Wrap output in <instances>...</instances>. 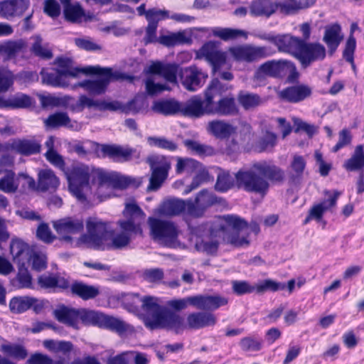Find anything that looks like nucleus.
<instances>
[{"label":"nucleus","instance_id":"nucleus-1","mask_svg":"<svg viewBox=\"0 0 364 364\" xmlns=\"http://www.w3.org/2000/svg\"><path fill=\"white\" fill-rule=\"evenodd\" d=\"M235 178L238 188L265 196L270 186L269 182L283 183L285 173L274 163L263 160L253 163L249 169L239 170Z\"/></svg>","mask_w":364,"mask_h":364},{"label":"nucleus","instance_id":"nucleus-2","mask_svg":"<svg viewBox=\"0 0 364 364\" xmlns=\"http://www.w3.org/2000/svg\"><path fill=\"white\" fill-rule=\"evenodd\" d=\"M140 301L143 310L146 313L143 321L147 328L151 331L166 329L179 334L186 328L183 317L175 311L161 306L155 297L145 296Z\"/></svg>","mask_w":364,"mask_h":364},{"label":"nucleus","instance_id":"nucleus-3","mask_svg":"<svg viewBox=\"0 0 364 364\" xmlns=\"http://www.w3.org/2000/svg\"><path fill=\"white\" fill-rule=\"evenodd\" d=\"M87 234L80 237V241L87 243L90 247L95 250H119L127 247L134 238L124 230L114 235L110 243L107 240L112 235L108 230L106 223L96 219H90L87 222Z\"/></svg>","mask_w":364,"mask_h":364},{"label":"nucleus","instance_id":"nucleus-4","mask_svg":"<svg viewBox=\"0 0 364 364\" xmlns=\"http://www.w3.org/2000/svg\"><path fill=\"white\" fill-rule=\"evenodd\" d=\"M82 73L98 75L95 80H85L77 84V86L94 95L103 94L111 81L125 78L124 75L122 73L113 72L110 68H101L99 65L83 68Z\"/></svg>","mask_w":364,"mask_h":364},{"label":"nucleus","instance_id":"nucleus-5","mask_svg":"<svg viewBox=\"0 0 364 364\" xmlns=\"http://www.w3.org/2000/svg\"><path fill=\"white\" fill-rule=\"evenodd\" d=\"M228 303L226 297L220 295H196L178 299H171L167 301L168 307L175 310L181 311L188 304L200 310L213 311L225 306Z\"/></svg>","mask_w":364,"mask_h":364},{"label":"nucleus","instance_id":"nucleus-6","mask_svg":"<svg viewBox=\"0 0 364 364\" xmlns=\"http://www.w3.org/2000/svg\"><path fill=\"white\" fill-rule=\"evenodd\" d=\"M148 223L150 234L154 240L166 247L176 246L179 231L173 222L150 217Z\"/></svg>","mask_w":364,"mask_h":364},{"label":"nucleus","instance_id":"nucleus-7","mask_svg":"<svg viewBox=\"0 0 364 364\" xmlns=\"http://www.w3.org/2000/svg\"><path fill=\"white\" fill-rule=\"evenodd\" d=\"M123 218L117 223L121 230H124L134 237L142 235V226L145 223L146 214L142 209L134 202L125 203L122 212Z\"/></svg>","mask_w":364,"mask_h":364},{"label":"nucleus","instance_id":"nucleus-8","mask_svg":"<svg viewBox=\"0 0 364 364\" xmlns=\"http://www.w3.org/2000/svg\"><path fill=\"white\" fill-rule=\"evenodd\" d=\"M68 182L70 192L79 200H86L85 191L90 188V171L87 165H73L64 172Z\"/></svg>","mask_w":364,"mask_h":364},{"label":"nucleus","instance_id":"nucleus-9","mask_svg":"<svg viewBox=\"0 0 364 364\" xmlns=\"http://www.w3.org/2000/svg\"><path fill=\"white\" fill-rule=\"evenodd\" d=\"M146 162L149 164L151 171L147 190L155 191L161 186L162 183L167 178L168 171L171 168V163L166 157L160 155L149 156Z\"/></svg>","mask_w":364,"mask_h":364},{"label":"nucleus","instance_id":"nucleus-10","mask_svg":"<svg viewBox=\"0 0 364 364\" xmlns=\"http://www.w3.org/2000/svg\"><path fill=\"white\" fill-rule=\"evenodd\" d=\"M225 223L233 229V232L227 236V242L235 247H247L250 244L248 234L244 235L247 222L235 215H225L223 216Z\"/></svg>","mask_w":364,"mask_h":364},{"label":"nucleus","instance_id":"nucleus-11","mask_svg":"<svg viewBox=\"0 0 364 364\" xmlns=\"http://www.w3.org/2000/svg\"><path fill=\"white\" fill-rule=\"evenodd\" d=\"M222 200V198L204 188L198 193L194 200H188V215L194 218L202 217L208 208L220 204Z\"/></svg>","mask_w":364,"mask_h":364},{"label":"nucleus","instance_id":"nucleus-12","mask_svg":"<svg viewBox=\"0 0 364 364\" xmlns=\"http://www.w3.org/2000/svg\"><path fill=\"white\" fill-rule=\"evenodd\" d=\"M326 54V48L322 44L307 43L302 40L296 58L304 68H307L313 62L323 60Z\"/></svg>","mask_w":364,"mask_h":364},{"label":"nucleus","instance_id":"nucleus-13","mask_svg":"<svg viewBox=\"0 0 364 364\" xmlns=\"http://www.w3.org/2000/svg\"><path fill=\"white\" fill-rule=\"evenodd\" d=\"M229 53L236 61L252 63L269 55L266 46H238L229 48Z\"/></svg>","mask_w":364,"mask_h":364},{"label":"nucleus","instance_id":"nucleus-14","mask_svg":"<svg viewBox=\"0 0 364 364\" xmlns=\"http://www.w3.org/2000/svg\"><path fill=\"white\" fill-rule=\"evenodd\" d=\"M198 55L204 58L211 65L214 74L226 65L227 55L225 52L218 50L215 42L208 41L205 43L200 49Z\"/></svg>","mask_w":364,"mask_h":364},{"label":"nucleus","instance_id":"nucleus-15","mask_svg":"<svg viewBox=\"0 0 364 364\" xmlns=\"http://www.w3.org/2000/svg\"><path fill=\"white\" fill-rule=\"evenodd\" d=\"M53 226L56 232L61 235V240L70 242L72 241L70 234H77L83 230L84 223L82 219L67 217L61 218L53 223Z\"/></svg>","mask_w":364,"mask_h":364},{"label":"nucleus","instance_id":"nucleus-16","mask_svg":"<svg viewBox=\"0 0 364 364\" xmlns=\"http://www.w3.org/2000/svg\"><path fill=\"white\" fill-rule=\"evenodd\" d=\"M101 152L104 156H107L119 162L129 161L140 158V152L136 149L123 147L120 145L103 144L101 147Z\"/></svg>","mask_w":364,"mask_h":364},{"label":"nucleus","instance_id":"nucleus-17","mask_svg":"<svg viewBox=\"0 0 364 364\" xmlns=\"http://www.w3.org/2000/svg\"><path fill=\"white\" fill-rule=\"evenodd\" d=\"M209 105L207 97L203 100L199 96H194L184 103L181 102L180 114L186 117L200 118L209 113Z\"/></svg>","mask_w":364,"mask_h":364},{"label":"nucleus","instance_id":"nucleus-18","mask_svg":"<svg viewBox=\"0 0 364 364\" xmlns=\"http://www.w3.org/2000/svg\"><path fill=\"white\" fill-rule=\"evenodd\" d=\"M269 77L279 78L291 73V76L297 75L296 67L290 61L286 60H271L260 65Z\"/></svg>","mask_w":364,"mask_h":364},{"label":"nucleus","instance_id":"nucleus-19","mask_svg":"<svg viewBox=\"0 0 364 364\" xmlns=\"http://www.w3.org/2000/svg\"><path fill=\"white\" fill-rule=\"evenodd\" d=\"M181 83L190 91H196L203 86L208 75L197 67H189L180 72Z\"/></svg>","mask_w":364,"mask_h":364},{"label":"nucleus","instance_id":"nucleus-20","mask_svg":"<svg viewBox=\"0 0 364 364\" xmlns=\"http://www.w3.org/2000/svg\"><path fill=\"white\" fill-rule=\"evenodd\" d=\"M214 96L208 95L207 101L209 105L210 114H218L220 116L233 115L237 112L235 100L233 97L226 96L220 98L214 103Z\"/></svg>","mask_w":364,"mask_h":364},{"label":"nucleus","instance_id":"nucleus-21","mask_svg":"<svg viewBox=\"0 0 364 364\" xmlns=\"http://www.w3.org/2000/svg\"><path fill=\"white\" fill-rule=\"evenodd\" d=\"M29 6V0H5L0 1V16L6 19L21 16Z\"/></svg>","mask_w":364,"mask_h":364},{"label":"nucleus","instance_id":"nucleus-22","mask_svg":"<svg viewBox=\"0 0 364 364\" xmlns=\"http://www.w3.org/2000/svg\"><path fill=\"white\" fill-rule=\"evenodd\" d=\"M312 89L309 85L300 84L287 87L279 93L282 100L290 103H299L311 97Z\"/></svg>","mask_w":364,"mask_h":364},{"label":"nucleus","instance_id":"nucleus-23","mask_svg":"<svg viewBox=\"0 0 364 364\" xmlns=\"http://www.w3.org/2000/svg\"><path fill=\"white\" fill-rule=\"evenodd\" d=\"M150 74L158 75L167 82L175 84L177 82V75H180L179 67L175 63H164L159 61L152 63L148 68Z\"/></svg>","mask_w":364,"mask_h":364},{"label":"nucleus","instance_id":"nucleus-24","mask_svg":"<svg viewBox=\"0 0 364 364\" xmlns=\"http://www.w3.org/2000/svg\"><path fill=\"white\" fill-rule=\"evenodd\" d=\"M55 318L61 323L71 327L74 329H79V309L59 305L53 312Z\"/></svg>","mask_w":364,"mask_h":364},{"label":"nucleus","instance_id":"nucleus-25","mask_svg":"<svg viewBox=\"0 0 364 364\" xmlns=\"http://www.w3.org/2000/svg\"><path fill=\"white\" fill-rule=\"evenodd\" d=\"M217 318L214 314L210 312H194L188 315L186 323L184 322L185 329H200L208 326H213L216 323Z\"/></svg>","mask_w":364,"mask_h":364},{"label":"nucleus","instance_id":"nucleus-26","mask_svg":"<svg viewBox=\"0 0 364 364\" xmlns=\"http://www.w3.org/2000/svg\"><path fill=\"white\" fill-rule=\"evenodd\" d=\"M97 179L101 185L108 184L114 188L124 189L134 183L135 179L117 173L97 172Z\"/></svg>","mask_w":364,"mask_h":364},{"label":"nucleus","instance_id":"nucleus-27","mask_svg":"<svg viewBox=\"0 0 364 364\" xmlns=\"http://www.w3.org/2000/svg\"><path fill=\"white\" fill-rule=\"evenodd\" d=\"M301 41V38L290 34H278L274 46H277L279 51L291 54L296 58Z\"/></svg>","mask_w":364,"mask_h":364},{"label":"nucleus","instance_id":"nucleus-28","mask_svg":"<svg viewBox=\"0 0 364 364\" xmlns=\"http://www.w3.org/2000/svg\"><path fill=\"white\" fill-rule=\"evenodd\" d=\"M278 6L272 0H253L249 6L252 16L269 17L277 10Z\"/></svg>","mask_w":364,"mask_h":364},{"label":"nucleus","instance_id":"nucleus-29","mask_svg":"<svg viewBox=\"0 0 364 364\" xmlns=\"http://www.w3.org/2000/svg\"><path fill=\"white\" fill-rule=\"evenodd\" d=\"M181 102L174 99H161L153 102L151 110L164 116L175 115L180 113Z\"/></svg>","mask_w":364,"mask_h":364},{"label":"nucleus","instance_id":"nucleus-30","mask_svg":"<svg viewBox=\"0 0 364 364\" xmlns=\"http://www.w3.org/2000/svg\"><path fill=\"white\" fill-rule=\"evenodd\" d=\"M208 130L216 138L225 139L235 134L237 128L224 120L215 119L209 122Z\"/></svg>","mask_w":364,"mask_h":364},{"label":"nucleus","instance_id":"nucleus-31","mask_svg":"<svg viewBox=\"0 0 364 364\" xmlns=\"http://www.w3.org/2000/svg\"><path fill=\"white\" fill-rule=\"evenodd\" d=\"M70 291L73 295L78 296L84 301L96 298L100 293L99 287L89 285L82 282H74L70 286Z\"/></svg>","mask_w":364,"mask_h":364},{"label":"nucleus","instance_id":"nucleus-32","mask_svg":"<svg viewBox=\"0 0 364 364\" xmlns=\"http://www.w3.org/2000/svg\"><path fill=\"white\" fill-rule=\"evenodd\" d=\"M341 31V28L338 23L326 27L323 41L327 45L331 55L336 50L343 38Z\"/></svg>","mask_w":364,"mask_h":364},{"label":"nucleus","instance_id":"nucleus-33","mask_svg":"<svg viewBox=\"0 0 364 364\" xmlns=\"http://www.w3.org/2000/svg\"><path fill=\"white\" fill-rule=\"evenodd\" d=\"M43 82L53 87H66L69 85L68 77L58 69H45L41 71Z\"/></svg>","mask_w":364,"mask_h":364},{"label":"nucleus","instance_id":"nucleus-34","mask_svg":"<svg viewBox=\"0 0 364 364\" xmlns=\"http://www.w3.org/2000/svg\"><path fill=\"white\" fill-rule=\"evenodd\" d=\"M11 149L17 153L23 156H30L40 153L41 145L34 139H18L14 140Z\"/></svg>","mask_w":364,"mask_h":364},{"label":"nucleus","instance_id":"nucleus-35","mask_svg":"<svg viewBox=\"0 0 364 364\" xmlns=\"http://www.w3.org/2000/svg\"><path fill=\"white\" fill-rule=\"evenodd\" d=\"M32 250L28 244L19 239H13L10 244V253L14 262L24 264V262L28 258Z\"/></svg>","mask_w":364,"mask_h":364},{"label":"nucleus","instance_id":"nucleus-36","mask_svg":"<svg viewBox=\"0 0 364 364\" xmlns=\"http://www.w3.org/2000/svg\"><path fill=\"white\" fill-rule=\"evenodd\" d=\"M74 124L69 117L67 112H56L50 114L45 120L44 124L49 129H58L59 127L74 128Z\"/></svg>","mask_w":364,"mask_h":364},{"label":"nucleus","instance_id":"nucleus-37","mask_svg":"<svg viewBox=\"0 0 364 364\" xmlns=\"http://www.w3.org/2000/svg\"><path fill=\"white\" fill-rule=\"evenodd\" d=\"M306 161L302 156L294 155L290 164L289 181L291 184H298L302 179Z\"/></svg>","mask_w":364,"mask_h":364},{"label":"nucleus","instance_id":"nucleus-38","mask_svg":"<svg viewBox=\"0 0 364 364\" xmlns=\"http://www.w3.org/2000/svg\"><path fill=\"white\" fill-rule=\"evenodd\" d=\"M343 166L348 171H363L364 145H358L350 158L344 162Z\"/></svg>","mask_w":364,"mask_h":364},{"label":"nucleus","instance_id":"nucleus-39","mask_svg":"<svg viewBox=\"0 0 364 364\" xmlns=\"http://www.w3.org/2000/svg\"><path fill=\"white\" fill-rule=\"evenodd\" d=\"M129 326L124 321L102 313L99 328L122 334L128 331Z\"/></svg>","mask_w":364,"mask_h":364},{"label":"nucleus","instance_id":"nucleus-40","mask_svg":"<svg viewBox=\"0 0 364 364\" xmlns=\"http://www.w3.org/2000/svg\"><path fill=\"white\" fill-rule=\"evenodd\" d=\"M38 284L41 288L45 289L55 288L65 289L69 287L68 282L65 279L52 274L40 275L38 277Z\"/></svg>","mask_w":364,"mask_h":364},{"label":"nucleus","instance_id":"nucleus-41","mask_svg":"<svg viewBox=\"0 0 364 364\" xmlns=\"http://www.w3.org/2000/svg\"><path fill=\"white\" fill-rule=\"evenodd\" d=\"M60 184L58 178L50 169L41 170L38 173V188L41 191L56 189Z\"/></svg>","mask_w":364,"mask_h":364},{"label":"nucleus","instance_id":"nucleus-42","mask_svg":"<svg viewBox=\"0 0 364 364\" xmlns=\"http://www.w3.org/2000/svg\"><path fill=\"white\" fill-rule=\"evenodd\" d=\"M67 107L73 112H80L85 108H95L99 110L100 100H95L87 95H80L77 101L72 97L71 101H68Z\"/></svg>","mask_w":364,"mask_h":364},{"label":"nucleus","instance_id":"nucleus-43","mask_svg":"<svg viewBox=\"0 0 364 364\" xmlns=\"http://www.w3.org/2000/svg\"><path fill=\"white\" fill-rule=\"evenodd\" d=\"M185 210L188 213V200L171 199L164 202L161 208V212L168 216L180 215Z\"/></svg>","mask_w":364,"mask_h":364},{"label":"nucleus","instance_id":"nucleus-44","mask_svg":"<svg viewBox=\"0 0 364 364\" xmlns=\"http://www.w3.org/2000/svg\"><path fill=\"white\" fill-rule=\"evenodd\" d=\"M13 287L17 289H33V278L28 269L21 264L18 267V273L11 280Z\"/></svg>","mask_w":364,"mask_h":364},{"label":"nucleus","instance_id":"nucleus-45","mask_svg":"<svg viewBox=\"0 0 364 364\" xmlns=\"http://www.w3.org/2000/svg\"><path fill=\"white\" fill-rule=\"evenodd\" d=\"M315 2L316 0H291L283 3H277V4L282 14H291L298 10L312 6Z\"/></svg>","mask_w":364,"mask_h":364},{"label":"nucleus","instance_id":"nucleus-46","mask_svg":"<svg viewBox=\"0 0 364 364\" xmlns=\"http://www.w3.org/2000/svg\"><path fill=\"white\" fill-rule=\"evenodd\" d=\"M4 105L6 108L25 109L31 107L34 100L25 94H17L11 97L4 99Z\"/></svg>","mask_w":364,"mask_h":364},{"label":"nucleus","instance_id":"nucleus-47","mask_svg":"<svg viewBox=\"0 0 364 364\" xmlns=\"http://www.w3.org/2000/svg\"><path fill=\"white\" fill-rule=\"evenodd\" d=\"M63 14L66 20L71 22L79 21L84 16V11L79 4H72L70 0H61Z\"/></svg>","mask_w":364,"mask_h":364},{"label":"nucleus","instance_id":"nucleus-48","mask_svg":"<svg viewBox=\"0 0 364 364\" xmlns=\"http://www.w3.org/2000/svg\"><path fill=\"white\" fill-rule=\"evenodd\" d=\"M102 313L86 308H79V321L85 326H100Z\"/></svg>","mask_w":364,"mask_h":364},{"label":"nucleus","instance_id":"nucleus-49","mask_svg":"<svg viewBox=\"0 0 364 364\" xmlns=\"http://www.w3.org/2000/svg\"><path fill=\"white\" fill-rule=\"evenodd\" d=\"M212 33L224 41L235 40L240 37L247 38L245 31L231 28L215 27L212 29Z\"/></svg>","mask_w":364,"mask_h":364},{"label":"nucleus","instance_id":"nucleus-50","mask_svg":"<svg viewBox=\"0 0 364 364\" xmlns=\"http://www.w3.org/2000/svg\"><path fill=\"white\" fill-rule=\"evenodd\" d=\"M237 100L240 105L246 110L255 108L264 102L259 95L248 92H240Z\"/></svg>","mask_w":364,"mask_h":364},{"label":"nucleus","instance_id":"nucleus-51","mask_svg":"<svg viewBox=\"0 0 364 364\" xmlns=\"http://www.w3.org/2000/svg\"><path fill=\"white\" fill-rule=\"evenodd\" d=\"M23 46L21 41H8L0 45V60L6 61L14 58L22 50Z\"/></svg>","mask_w":364,"mask_h":364},{"label":"nucleus","instance_id":"nucleus-52","mask_svg":"<svg viewBox=\"0 0 364 364\" xmlns=\"http://www.w3.org/2000/svg\"><path fill=\"white\" fill-rule=\"evenodd\" d=\"M19 182L17 176L12 171H8L6 174L0 178V191L6 193H14L18 190Z\"/></svg>","mask_w":364,"mask_h":364},{"label":"nucleus","instance_id":"nucleus-53","mask_svg":"<svg viewBox=\"0 0 364 364\" xmlns=\"http://www.w3.org/2000/svg\"><path fill=\"white\" fill-rule=\"evenodd\" d=\"M186 147L200 156H209L215 154L213 147L209 145L202 144L196 141L186 139L183 141Z\"/></svg>","mask_w":364,"mask_h":364},{"label":"nucleus","instance_id":"nucleus-54","mask_svg":"<svg viewBox=\"0 0 364 364\" xmlns=\"http://www.w3.org/2000/svg\"><path fill=\"white\" fill-rule=\"evenodd\" d=\"M32 296H15L9 302V309L12 313L22 314L31 309Z\"/></svg>","mask_w":364,"mask_h":364},{"label":"nucleus","instance_id":"nucleus-55","mask_svg":"<svg viewBox=\"0 0 364 364\" xmlns=\"http://www.w3.org/2000/svg\"><path fill=\"white\" fill-rule=\"evenodd\" d=\"M201 166L202 164L193 159L177 157L176 171L178 174L183 172L193 173Z\"/></svg>","mask_w":364,"mask_h":364},{"label":"nucleus","instance_id":"nucleus-56","mask_svg":"<svg viewBox=\"0 0 364 364\" xmlns=\"http://www.w3.org/2000/svg\"><path fill=\"white\" fill-rule=\"evenodd\" d=\"M234 184V181L230 174V172L225 170H220L217 176L215 190L220 193H225L229 191Z\"/></svg>","mask_w":364,"mask_h":364},{"label":"nucleus","instance_id":"nucleus-57","mask_svg":"<svg viewBox=\"0 0 364 364\" xmlns=\"http://www.w3.org/2000/svg\"><path fill=\"white\" fill-rule=\"evenodd\" d=\"M196 175L193 177L190 185L184 190V193L188 194L192 191L198 188L201 184L210 181V174L208 170L202 165L197 171Z\"/></svg>","mask_w":364,"mask_h":364},{"label":"nucleus","instance_id":"nucleus-58","mask_svg":"<svg viewBox=\"0 0 364 364\" xmlns=\"http://www.w3.org/2000/svg\"><path fill=\"white\" fill-rule=\"evenodd\" d=\"M55 63L59 67V70L68 77H77L79 73H82V68L72 67V60L68 58H58Z\"/></svg>","mask_w":364,"mask_h":364},{"label":"nucleus","instance_id":"nucleus-59","mask_svg":"<svg viewBox=\"0 0 364 364\" xmlns=\"http://www.w3.org/2000/svg\"><path fill=\"white\" fill-rule=\"evenodd\" d=\"M1 349L6 355L18 360L25 359L28 355L27 350L18 344H4Z\"/></svg>","mask_w":364,"mask_h":364},{"label":"nucleus","instance_id":"nucleus-60","mask_svg":"<svg viewBox=\"0 0 364 364\" xmlns=\"http://www.w3.org/2000/svg\"><path fill=\"white\" fill-rule=\"evenodd\" d=\"M147 144L150 146L157 147L169 151H174L178 149V145L173 141L164 136H148Z\"/></svg>","mask_w":364,"mask_h":364},{"label":"nucleus","instance_id":"nucleus-61","mask_svg":"<svg viewBox=\"0 0 364 364\" xmlns=\"http://www.w3.org/2000/svg\"><path fill=\"white\" fill-rule=\"evenodd\" d=\"M26 260L31 263L32 269L37 272H41L47 267V257L43 253L32 250Z\"/></svg>","mask_w":364,"mask_h":364},{"label":"nucleus","instance_id":"nucleus-62","mask_svg":"<svg viewBox=\"0 0 364 364\" xmlns=\"http://www.w3.org/2000/svg\"><path fill=\"white\" fill-rule=\"evenodd\" d=\"M40 102L41 106L43 107H58V106H65L67 107L68 101H71L72 97L69 96H65L64 97L60 98L53 97L51 95H39Z\"/></svg>","mask_w":364,"mask_h":364},{"label":"nucleus","instance_id":"nucleus-63","mask_svg":"<svg viewBox=\"0 0 364 364\" xmlns=\"http://www.w3.org/2000/svg\"><path fill=\"white\" fill-rule=\"evenodd\" d=\"M168 11L156 8H152L147 10L146 19L149 25L158 26L159 22L161 20L168 18Z\"/></svg>","mask_w":364,"mask_h":364},{"label":"nucleus","instance_id":"nucleus-64","mask_svg":"<svg viewBox=\"0 0 364 364\" xmlns=\"http://www.w3.org/2000/svg\"><path fill=\"white\" fill-rule=\"evenodd\" d=\"M31 50L35 55L43 59H50L53 57L51 50L42 46V38L39 36L34 37Z\"/></svg>","mask_w":364,"mask_h":364}]
</instances>
